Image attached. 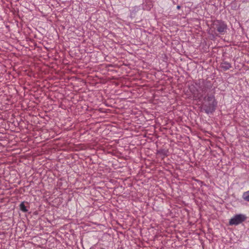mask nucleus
<instances>
[{
	"instance_id": "obj_9",
	"label": "nucleus",
	"mask_w": 249,
	"mask_h": 249,
	"mask_svg": "<svg viewBox=\"0 0 249 249\" xmlns=\"http://www.w3.org/2000/svg\"><path fill=\"white\" fill-rule=\"evenodd\" d=\"M205 89H202V91H205Z\"/></svg>"
},
{
	"instance_id": "obj_3",
	"label": "nucleus",
	"mask_w": 249,
	"mask_h": 249,
	"mask_svg": "<svg viewBox=\"0 0 249 249\" xmlns=\"http://www.w3.org/2000/svg\"><path fill=\"white\" fill-rule=\"evenodd\" d=\"M246 219V217L245 215L242 214H236L230 219L229 224L230 225H237L241 223Z\"/></svg>"
},
{
	"instance_id": "obj_5",
	"label": "nucleus",
	"mask_w": 249,
	"mask_h": 249,
	"mask_svg": "<svg viewBox=\"0 0 249 249\" xmlns=\"http://www.w3.org/2000/svg\"><path fill=\"white\" fill-rule=\"evenodd\" d=\"M157 154L162 156V158L163 159L165 156H167V151L164 149H160L158 150Z\"/></svg>"
},
{
	"instance_id": "obj_7",
	"label": "nucleus",
	"mask_w": 249,
	"mask_h": 249,
	"mask_svg": "<svg viewBox=\"0 0 249 249\" xmlns=\"http://www.w3.org/2000/svg\"><path fill=\"white\" fill-rule=\"evenodd\" d=\"M244 199L249 202V191L245 192L243 195Z\"/></svg>"
},
{
	"instance_id": "obj_2",
	"label": "nucleus",
	"mask_w": 249,
	"mask_h": 249,
	"mask_svg": "<svg viewBox=\"0 0 249 249\" xmlns=\"http://www.w3.org/2000/svg\"><path fill=\"white\" fill-rule=\"evenodd\" d=\"M212 28L219 33L224 35L227 32L228 26L224 21L221 20H215L213 22Z\"/></svg>"
},
{
	"instance_id": "obj_1",
	"label": "nucleus",
	"mask_w": 249,
	"mask_h": 249,
	"mask_svg": "<svg viewBox=\"0 0 249 249\" xmlns=\"http://www.w3.org/2000/svg\"><path fill=\"white\" fill-rule=\"evenodd\" d=\"M205 102L202 105V108L207 114L213 112L217 106V102L216 101L213 95L205 97L204 98Z\"/></svg>"
},
{
	"instance_id": "obj_4",
	"label": "nucleus",
	"mask_w": 249,
	"mask_h": 249,
	"mask_svg": "<svg viewBox=\"0 0 249 249\" xmlns=\"http://www.w3.org/2000/svg\"><path fill=\"white\" fill-rule=\"evenodd\" d=\"M220 67L224 71H227L231 67V63L225 61H223L220 64Z\"/></svg>"
},
{
	"instance_id": "obj_8",
	"label": "nucleus",
	"mask_w": 249,
	"mask_h": 249,
	"mask_svg": "<svg viewBox=\"0 0 249 249\" xmlns=\"http://www.w3.org/2000/svg\"><path fill=\"white\" fill-rule=\"evenodd\" d=\"M180 8H181V6L180 5H178L177 7V8L178 10L180 9Z\"/></svg>"
},
{
	"instance_id": "obj_6",
	"label": "nucleus",
	"mask_w": 249,
	"mask_h": 249,
	"mask_svg": "<svg viewBox=\"0 0 249 249\" xmlns=\"http://www.w3.org/2000/svg\"><path fill=\"white\" fill-rule=\"evenodd\" d=\"M24 203V202H22L20 203L19 205V208L22 212L26 213L28 211V210L27 209L26 206H25Z\"/></svg>"
}]
</instances>
